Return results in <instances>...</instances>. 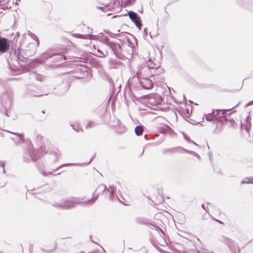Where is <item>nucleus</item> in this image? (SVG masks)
Listing matches in <instances>:
<instances>
[{"mask_svg": "<svg viewBox=\"0 0 253 253\" xmlns=\"http://www.w3.org/2000/svg\"><path fill=\"white\" fill-rule=\"evenodd\" d=\"M95 192L93 193L91 199L80 202V201L84 199V198H72L71 199L62 200L58 202H54L52 204V206L62 209H68L70 208H73L76 204H79L80 203L88 205L92 203L95 200Z\"/></svg>", "mask_w": 253, "mask_h": 253, "instance_id": "1", "label": "nucleus"}, {"mask_svg": "<svg viewBox=\"0 0 253 253\" xmlns=\"http://www.w3.org/2000/svg\"><path fill=\"white\" fill-rule=\"evenodd\" d=\"M35 141L39 146V153L41 156L49 153L54 156V161H56L59 157V154L58 152L50 151L49 150V143L48 141H43V137L38 133H36Z\"/></svg>", "mask_w": 253, "mask_h": 253, "instance_id": "2", "label": "nucleus"}, {"mask_svg": "<svg viewBox=\"0 0 253 253\" xmlns=\"http://www.w3.org/2000/svg\"><path fill=\"white\" fill-rule=\"evenodd\" d=\"M11 96L8 92H4L1 95L0 101V113L9 117L8 111L11 104Z\"/></svg>", "mask_w": 253, "mask_h": 253, "instance_id": "3", "label": "nucleus"}, {"mask_svg": "<svg viewBox=\"0 0 253 253\" xmlns=\"http://www.w3.org/2000/svg\"><path fill=\"white\" fill-rule=\"evenodd\" d=\"M151 68H152L151 65L144 66L138 68L136 73L137 79H142L143 78H148L150 76H154L157 75V73L154 72Z\"/></svg>", "mask_w": 253, "mask_h": 253, "instance_id": "4", "label": "nucleus"}, {"mask_svg": "<svg viewBox=\"0 0 253 253\" xmlns=\"http://www.w3.org/2000/svg\"><path fill=\"white\" fill-rule=\"evenodd\" d=\"M128 15L131 21L134 23L136 26L140 30L142 24L138 14L132 11H130L128 12Z\"/></svg>", "mask_w": 253, "mask_h": 253, "instance_id": "5", "label": "nucleus"}, {"mask_svg": "<svg viewBox=\"0 0 253 253\" xmlns=\"http://www.w3.org/2000/svg\"><path fill=\"white\" fill-rule=\"evenodd\" d=\"M9 45L8 40L0 36V55L6 52L9 49Z\"/></svg>", "mask_w": 253, "mask_h": 253, "instance_id": "6", "label": "nucleus"}, {"mask_svg": "<svg viewBox=\"0 0 253 253\" xmlns=\"http://www.w3.org/2000/svg\"><path fill=\"white\" fill-rule=\"evenodd\" d=\"M142 87L145 89H150L153 86V81L148 78L138 79Z\"/></svg>", "mask_w": 253, "mask_h": 253, "instance_id": "7", "label": "nucleus"}, {"mask_svg": "<svg viewBox=\"0 0 253 253\" xmlns=\"http://www.w3.org/2000/svg\"><path fill=\"white\" fill-rule=\"evenodd\" d=\"M161 97L157 94H151L148 98V103L152 105L156 106L161 102Z\"/></svg>", "mask_w": 253, "mask_h": 253, "instance_id": "8", "label": "nucleus"}, {"mask_svg": "<svg viewBox=\"0 0 253 253\" xmlns=\"http://www.w3.org/2000/svg\"><path fill=\"white\" fill-rule=\"evenodd\" d=\"M108 45L112 49L114 54L116 56H118V55L120 53V51H121V49L120 44L116 42H108Z\"/></svg>", "mask_w": 253, "mask_h": 253, "instance_id": "9", "label": "nucleus"}, {"mask_svg": "<svg viewBox=\"0 0 253 253\" xmlns=\"http://www.w3.org/2000/svg\"><path fill=\"white\" fill-rule=\"evenodd\" d=\"M57 55L60 56V58L61 59L60 61H61L62 59H64L65 60H66V56H64V55L62 54L60 52H46V53H42V57H43L45 59H46V58H48L49 57H51L54 55Z\"/></svg>", "mask_w": 253, "mask_h": 253, "instance_id": "10", "label": "nucleus"}, {"mask_svg": "<svg viewBox=\"0 0 253 253\" xmlns=\"http://www.w3.org/2000/svg\"><path fill=\"white\" fill-rule=\"evenodd\" d=\"M26 94L29 96H42V94L38 93L36 90L33 89V87L32 86H28L27 87Z\"/></svg>", "mask_w": 253, "mask_h": 253, "instance_id": "11", "label": "nucleus"}, {"mask_svg": "<svg viewBox=\"0 0 253 253\" xmlns=\"http://www.w3.org/2000/svg\"><path fill=\"white\" fill-rule=\"evenodd\" d=\"M149 62L150 63L149 65H151L152 66V68H151L152 70L154 72L157 73V74L160 73L161 69L158 68L160 66V63L157 61H152L151 59H149Z\"/></svg>", "mask_w": 253, "mask_h": 253, "instance_id": "12", "label": "nucleus"}, {"mask_svg": "<svg viewBox=\"0 0 253 253\" xmlns=\"http://www.w3.org/2000/svg\"><path fill=\"white\" fill-rule=\"evenodd\" d=\"M93 159V158H92L90 160L89 162L87 163H67V164H65L59 166L58 167H57V169H55V170L58 169H60L62 167H68V166H81V167L85 166L88 165L89 164H90L92 161Z\"/></svg>", "mask_w": 253, "mask_h": 253, "instance_id": "13", "label": "nucleus"}, {"mask_svg": "<svg viewBox=\"0 0 253 253\" xmlns=\"http://www.w3.org/2000/svg\"><path fill=\"white\" fill-rule=\"evenodd\" d=\"M29 78L30 80L35 79L39 81H42L44 78L43 76L34 72H30Z\"/></svg>", "mask_w": 253, "mask_h": 253, "instance_id": "14", "label": "nucleus"}, {"mask_svg": "<svg viewBox=\"0 0 253 253\" xmlns=\"http://www.w3.org/2000/svg\"><path fill=\"white\" fill-rule=\"evenodd\" d=\"M96 41H100L107 45H108V42H110L108 38L106 36L102 35V34H100L98 35H96Z\"/></svg>", "mask_w": 253, "mask_h": 253, "instance_id": "15", "label": "nucleus"}, {"mask_svg": "<svg viewBox=\"0 0 253 253\" xmlns=\"http://www.w3.org/2000/svg\"><path fill=\"white\" fill-rule=\"evenodd\" d=\"M231 109L232 108L229 109L214 110L215 112H216V113H215V116L217 117V120H218L219 118L222 117L227 111H230Z\"/></svg>", "mask_w": 253, "mask_h": 253, "instance_id": "16", "label": "nucleus"}, {"mask_svg": "<svg viewBox=\"0 0 253 253\" xmlns=\"http://www.w3.org/2000/svg\"><path fill=\"white\" fill-rule=\"evenodd\" d=\"M206 119L208 121H213L217 120V117L215 116V111L213 110L211 113L205 115Z\"/></svg>", "mask_w": 253, "mask_h": 253, "instance_id": "17", "label": "nucleus"}, {"mask_svg": "<svg viewBox=\"0 0 253 253\" xmlns=\"http://www.w3.org/2000/svg\"><path fill=\"white\" fill-rule=\"evenodd\" d=\"M116 189L113 185H111L107 189V192L109 193V198L110 199H113L114 192L116 191Z\"/></svg>", "mask_w": 253, "mask_h": 253, "instance_id": "18", "label": "nucleus"}, {"mask_svg": "<svg viewBox=\"0 0 253 253\" xmlns=\"http://www.w3.org/2000/svg\"><path fill=\"white\" fill-rule=\"evenodd\" d=\"M251 127V118L250 116H248L246 120V124L245 125V129L249 132V129Z\"/></svg>", "mask_w": 253, "mask_h": 253, "instance_id": "19", "label": "nucleus"}, {"mask_svg": "<svg viewBox=\"0 0 253 253\" xmlns=\"http://www.w3.org/2000/svg\"><path fill=\"white\" fill-rule=\"evenodd\" d=\"M181 150H184V151H185L186 152H187L192 154L193 155L198 157V158H200L199 155L197 153H196L195 152L186 150L182 148V147H177L176 148H174V152H178V151H179Z\"/></svg>", "mask_w": 253, "mask_h": 253, "instance_id": "20", "label": "nucleus"}, {"mask_svg": "<svg viewBox=\"0 0 253 253\" xmlns=\"http://www.w3.org/2000/svg\"><path fill=\"white\" fill-rule=\"evenodd\" d=\"M29 153V156L30 157L31 160L33 161H36L38 160V158L40 157L39 154L35 152L34 151H30Z\"/></svg>", "mask_w": 253, "mask_h": 253, "instance_id": "21", "label": "nucleus"}, {"mask_svg": "<svg viewBox=\"0 0 253 253\" xmlns=\"http://www.w3.org/2000/svg\"><path fill=\"white\" fill-rule=\"evenodd\" d=\"M241 184H253V177H246L244 178L241 182Z\"/></svg>", "mask_w": 253, "mask_h": 253, "instance_id": "22", "label": "nucleus"}, {"mask_svg": "<svg viewBox=\"0 0 253 253\" xmlns=\"http://www.w3.org/2000/svg\"><path fill=\"white\" fill-rule=\"evenodd\" d=\"M143 131V127L141 126H138L135 128V132L137 135L142 134Z\"/></svg>", "mask_w": 253, "mask_h": 253, "instance_id": "23", "label": "nucleus"}, {"mask_svg": "<svg viewBox=\"0 0 253 253\" xmlns=\"http://www.w3.org/2000/svg\"><path fill=\"white\" fill-rule=\"evenodd\" d=\"M106 189V187L105 185L101 184L97 187L96 190L98 191V194L99 195L101 193L103 192Z\"/></svg>", "mask_w": 253, "mask_h": 253, "instance_id": "24", "label": "nucleus"}, {"mask_svg": "<svg viewBox=\"0 0 253 253\" xmlns=\"http://www.w3.org/2000/svg\"><path fill=\"white\" fill-rule=\"evenodd\" d=\"M170 127L168 126H165L160 127V131L163 133H166L168 131H169Z\"/></svg>", "mask_w": 253, "mask_h": 253, "instance_id": "25", "label": "nucleus"}, {"mask_svg": "<svg viewBox=\"0 0 253 253\" xmlns=\"http://www.w3.org/2000/svg\"><path fill=\"white\" fill-rule=\"evenodd\" d=\"M97 54H96V56H98L99 57H104L107 54V52L106 51L104 52L102 51H101L100 49H97Z\"/></svg>", "mask_w": 253, "mask_h": 253, "instance_id": "26", "label": "nucleus"}, {"mask_svg": "<svg viewBox=\"0 0 253 253\" xmlns=\"http://www.w3.org/2000/svg\"><path fill=\"white\" fill-rule=\"evenodd\" d=\"M96 8H97L98 10H101L105 13V14H101V16H109L110 15L109 13H107L105 12V10H108L106 6L105 7L97 6L96 7Z\"/></svg>", "mask_w": 253, "mask_h": 253, "instance_id": "27", "label": "nucleus"}, {"mask_svg": "<svg viewBox=\"0 0 253 253\" xmlns=\"http://www.w3.org/2000/svg\"><path fill=\"white\" fill-rule=\"evenodd\" d=\"M72 126L73 127V129L75 130L77 132H79L80 131H83V129L81 128L79 126H77V127H75L73 125H72Z\"/></svg>", "mask_w": 253, "mask_h": 253, "instance_id": "28", "label": "nucleus"}, {"mask_svg": "<svg viewBox=\"0 0 253 253\" xmlns=\"http://www.w3.org/2000/svg\"><path fill=\"white\" fill-rule=\"evenodd\" d=\"M93 126V123L89 122L86 125V128H89Z\"/></svg>", "mask_w": 253, "mask_h": 253, "instance_id": "29", "label": "nucleus"}, {"mask_svg": "<svg viewBox=\"0 0 253 253\" xmlns=\"http://www.w3.org/2000/svg\"><path fill=\"white\" fill-rule=\"evenodd\" d=\"M8 132L11 133H12V134H14L15 135H16L19 138H21L22 136V135L20 133H15V132H11V131H7Z\"/></svg>", "mask_w": 253, "mask_h": 253, "instance_id": "30", "label": "nucleus"}, {"mask_svg": "<svg viewBox=\"0 0 253 253\" xmlns=\"http://www.w3.org/2000/svg\"><path fill=\"white\" fill-rule=\"evenodd\" d=\"M96 250H97L98 251H100V250H102L103 252H105V250L99 245H97V247L96 246Z\"/></svg>", "mask_w": 253, "mask_h": 253, "instance_id": "31", "label": "nucleus"}, {"mask_svg": "<svg viewBox=\"0 0 253 253\" xmlns=\"http://www.w3.org/2000/svg\"><path fill=\"white\" fill-rule=\"evenodd\" d=\"M33 39H35V38L36 39H35V40H36V42H37V43L38 45H39L40 42H39V40H38V38H37V37L35 35H33Z\"/></svg>", "mask_w": 253, "mask_h": 253, "instance_id": "32", "label": "nucleus"}, {"mask_svg": "<svg viewBox=\"0 0 253 253\" xmlns=\"http://www.w3.org/2000/svg\"><path fill=\"white\" fill-rule=\"evenodd\" d=\"M17 58L18 60H21V58H23L24 57L21 56L20 53H17Z\"/></svg>", "mask_w": 253, "mask_h": 253, "instance_id": "33", "label": "nucleus"}, {"mask_svg": "<svg viewBox=\"0 0 253 253\" xmlns=\"http://www.w3.org/2000/svg\"><path fill=\"white\" fill-rule=\"evenodd\" d=\"M0 166L2 168V169H4L5 167V163L3 161H0Z\"/></svg>", "mask_w": 253, "mask_h": 253, "instance_id": "34", "label": "nucleus"}, {"mask_svg": "<svg viewBox=\"0 0 253 253\" xmlns=\"http://www.w3.org/2000/svg\"><path fill=\"white\" fill-rule=\"evenodd\" d=\"M40 172L41 173V174L43 175V176H46L47 174V173L44 170H41L40 171Z\"/></svg>", "mask_w": 253, "mask_h": 253, "instance_id": "35", "label": "nucleus"}, {"mask_svg": "<svg viewBox=\"0 0 253 253\" xmlns=\"http://www.w3.org/2000/svg\"><path fill=\"white\" fill-rule=\"evenodd\" d=\"M251 105H253V101H250L249 102H248L246 105V107H248L249 106H250Z\"/></svg>", "mask_w": 253, "mask_h": 253, "instance_id": "36", "label": "nucleus"}, {"mask_svg": "<svg viewBox=\"0 0 253 253\" xmlns=\"http://www.w3.org/2000/svg\"><path fill=\"white\" fill-rule=\"evenodd\" d=\"M183 136H184V137L185 139L186 140L188 141V140H189V138L187 136V135H186L185 133H183Z\"/></svg>", "mask_w": 253, "mask_h": 253, "instance_id": "37", "label": "nucleus"}, {"mask_svg": "<svg viewBox=\"0 0 253 253\" xmlns=\"http://www.w3.org/2000/svg\"><path fill=\"white\" fill-rule=\"evenodd\" d=\"M202 208H203V209H204L206 211H207V209L206 208L205 206V205H204V204H202Z\"/></svg>", "mask_w": 253, "mask_h": 253, "instance_id": "38", "label": "nucleus"}, {"mask_svg": "<svg viewBox=\"0 0 253 253\" xmlns=\"http://www.w3.org/2000/svg\"><path fill=\"white\" fill-rule=\"evenodd\" d=\"M118 35V34L110 33V36L111 37H113V35Z\"/></svg>", "mask_w": 253, "mask_h": 253, "instance_id": "39", "label": "nucleus"}, {"mask_svg": "<svg viewBox=\"0 0 253 253\" xmlns=\"http://www.w3.org/2000/svg\"><path fill=\"white\" fill-rule=\"evenodd\" d=\"M20 1V0H16V1L15 2V4L18 5L19 4V2Z\"/></svg>", "mask_w": 253, "mask_h": 253, "instance_id": "40", "label": "nucleus"}, {"mask_svg": "<svg viewBox=\"0 0 253 253\" xmlns=\"http://www.w3.org/2000/svg\"><path fill=\"white\" fill-rule=\"evenodd\" d=\"M89 238H90V240H91V242H92V243H95V242H94L93 240H92V239H91V236H89Z\"/></svg>", "mask_w": 253, "mask_h": 253, "instance_id": "41", "label": "nucleus"}, {"mask_svg": "<svg viewBox=\"0 0 253 253\" xmlns=\"http://www.w3.org/2000/svg\"><path fill=\"white\" fill-rule=\"evenodd\" d=\"M3 173H5V169H3Z\"/></svg>", "mask_w": 253, "mask_h": 253, "instance_id": "42", "label": "nucleus"}, {"mask_svg": "<svg viewBox=\"0 0 253 253\" xmlns=\"http://www.w3.org/2000/svg\"><path fill=\"white\" fill-rule=\"evenodd\" d=\"M49 174H53L51 171H48V172Z\"/></svg>", "mask_w": 253, "mask_h": 253, "instance_id": "43", "label": "nucleus"}, {"mask_svg": "<svg viewBox=\"0 0 253 253\" xmlns=\"http://www.w3.org/2000/svg\"><path fill=\"white\" fill-rule=\"evenodd\" d=\"M144 32L146 34V28H145V29H144Z\"/></svg>", "mask_w": 253, "mask_h": 253, "instance_id": "44", "label": "nucleus"}, {"mask_svg": "<svg viewBox=\"0 0 253 253\" xmlns=\"http://www.w3.org/2000/svg\"><path fill=\"white\" fill-rule=\"evenodd\" d=\"M143 152H144V149L142 150L141 155H142L143 154Z\"/></svg>", "mask_w": 253, "mask_h": 253, "instance_id": "45", "label": "nucleus"}, {"mask_svg": "<svg viewBox=\"0 0 253 253\" xmlns=\"http://www.w3.org/2000/svg\"><path fill=\"white\" fill-rule=\"evenodd\" d=\"M93 48H94V49H95V47H96V46H95V45H94V44H93Z\"/></svg>", "mask_w": 253, "mask_h": 253, "instance_id": "46", "label": "nucleus"}, {"mask_svg": "<svg viewBox=\"0 0 253 253\" xmlns=\"http://www.w3.org/2000/svg\"><path fill=\"white\" fill-rule=\"evenodd\" d=\"M93 48H94V49H95V47H96V46H95V45H94V44H93Z\"/></svg>", "mask_w": 253, "mask_h": 253, "instance_id": "47", "label": "nucleus"}, {"mask_svg": "<svg viewBox=\"0 0 253 253\" xmlns=\"http://www.w3.org/2000/svg\"><path fill=\"white\" fill-rule=\"evenodd\" d=\"M159 229L161 231L162 233H163V231H162V230H161V229L160 228H159Z\"/></svg>", "mask_w": 253, "mask_h": 253, "instance_id": "48", "label": "nucleus"}, {"mask_svg": "<svg viewBox=\"0 0 253 253\" xmlns=\"http://www.w3.org/2000/svg\"><path fill=\"white\" fill-rule=\"evenodd\" d=\"M95 65H96V68L97 67V62H96V63H95Z\"/></svg>", "mask_w": 253, "mask_h": 253, "instance_id": "49", "label": "nucleus"}, {"mask_svg": "<svg viewBox=\"0 0 253 253\" xmlns=\"http://www.w3.org/2000/svg\"><path fill=\"white\" fill-rule=\"evenodd\" d=\"M146 136H147V135H145L144 136V138H146Z\"/></svg>", "mask_w": 253, "mask_h": 253, "instance_id": "50", "label": "nucleus"}, {"mask_svg": "<svg viewBox=\"0 0 253 253\" xmlns=\"http://www.w3.org/2000/svg\"><path fill=\"white\" fill-rule=\"evenodd\" d=\"M96 253H97V252H96Z\"/></svg>", "mask_w": 253, "mask_h": 253, "instance_id": "51", "label": "nucleus"}]
</instances>
